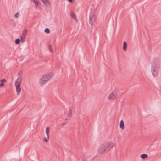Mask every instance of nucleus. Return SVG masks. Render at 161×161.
Here are the masks:
<instances>
[{"label":"nucleus","mask_w":161,"mask_h":161,"mask_svg":"<svg viewBox=\"0 0 161 161\" xmlns=\"http://www.w3.org/2000/svg\"><path fill=\"white\" fill-rule=\"evenodd\" d=\"M71 16L76 21H77L76 16L74 13L73 12L71 13Z\"/></svg>","instance_id":"obj_16"},{"label":"nucleus","mask_w":161,"mask_h":161,"mask_svg":"<svg viewBox=\"0 0 161 161\" xmlns=\"http://www.w3.org/2000/svg\"><path fill=\"white\" fill-rule=\"evenodd\" d=\"M160 64V60L157 58L154 59L152 60L151 62V72L154 77L158 76Z\"/></svg>","instance_id":"obj_2"},{"label":"nucleus","mask_w":161,"mask_h":161,"mask_svg":"<svg viewBox=\"0 0 161 161\" xmlns=\"http://www.w3.org/2000/svg\"><path fill=\"white\" fill-rule=\"evenodd\" d=\"M19 13L17 12L14 15V17L15 18H18L19 16Z\"/></svg>","instance_id":"obj_23"},{"label":"nucleus","mask_w":161,"mask_h":161,"mask_svg":"<svg viewBox=\"0 0 161 161\" xmlns=\"http://www.w3.org/2000/svg\"><path fill=\"white\" fill-rule=\"evenodd\" d=\"M148 156V155L147 154H143L141 155L140 157L141 158L143 159H145Z\"/></svg>","instance_id":"obj_18"},{"label":"nucleus","mask_w":161,"mask_h":161,"mask_svg":"<svg viewBox=\"0 0 161 161\" xmlns=\"http://www.w3.org/2000/svg\"><path fill=\"white\" fill-rule=\"evenodd\" d=\"M96 19V16L94 14H91L90 16V23L92 25L95 23Z\"/></svg>","instance_id":"obj_8"},{"label":"nucleus","mask_w":161,"mask_h":161,"mask_svg":"<svg viewBox=\"0 0 161 161\" xmlns=\"http://www.w3.org/2000/svg\"><path fill=\"white\" fill-rule=\"evenodd\" d=\"M127 45V43L126 42H124L123 43V49L124 51H125L126 50Z\"/></svg>","instance_id":"obj_17"},{"label":"nucleus","mask_w":161,"mask_h":161,"mask_svg":"<svg viewBox=\"0 0 161 161\" xmlns=\"http://www.w3.org/2000/svg\"><path fill=\"white\" fill-rule=\"evenodd\" d=\"M45 133L47 135V137H44L43 140L45 142H47L49 139V133H50V128L49 127H47L45 130Z\"/></svg>","instance_id":"obj_6"},{"label":"nucleus","mask_w":161,"mask_h":161,"mask_svg":"<svg viewBox=\"0 0 161 161\" xmlns=\"http://www.w3.org/2000/svg\"><path fill=\"white\" fill-rule=\"evenodd\" d=\"M47 81L42 76L39 80V83L41 85H43L46 83Z\"/></svg>","instance_id":"obj_9"},{"label":"nucleus","mask_w":161,"mask_h":161,"mask_svg":"<svg viewBox=\"0 0 161 161\" xmlns=\"http://www.w3.org/2000/svg\"><path fill=\"white\" fill-rule=\"evenodd\" d=\"M118 91L114 90L108 95L107 98L108 100L114 101L116 100L117 97Z\"/></svg>","instance_id":"obj_4"},{"label":"nucleus","mask_w":161,"mask_h":161,"mask_svg":"<svg viewBox=\"0 0 161 161\" xmlns=\"http://www.w3.org/2000/svg\"><path fill=\"white\" fill-rule=\"evenodd\" d=\"M83 161H92L93 160L92 156L90 153H85L83 155Z\"/></svg>","instance_id":"obj_5"},{"label":"nucleus","mask_w":161,"mask_h":161,"mask_svg":"<svg viewBox=\"0 0 161 161\" xmlns=\"http://www.w3.org/2000/svg\"><path fill=\"white\" fill-rule=\"evenodd\" d=\"M20 41V40L19 39H17L15 40V43L16 44H18L19 43Z\"/></svg>","instance_id":"obj_22"},{"label":"nucleus","mask_w":161,"mask_h":161,"mask_svg":"<svg viewBox=\"0 0 161 161\" xmlns=\"http://www.w3.org/2000/svg\"><path fill=\"white\" fill-rule=\"evenodd\" d=\"M45 32L47 33V34H49L50 33V31L49 29L48 28H46L45 30L44 31Z\"/></svg>","instance_id":"obj_21"},{"label":"nucleus","mask_w":161,"mask_h":161,"mask_svg":"<svg viewBox=\"0 0 161 161\" xmlns=\"http://www.w3.org/2000/svg\"><path fill=\"white\" fill-rule=\"evenodd\" d=\"M49 51L51 52H53V50L52 49L51 47V46H49Z\"/></svg>","instance_id":"obj_24"},{"label":"nucleus","mask_w":161,"mask_h":161,"mask_svg":"<svg viewBox=\"0 0 161 161\" xmlns=\"http://www.w3.org/2000/svg\"><path fill=\"white\" fill-rule=\"evenodd\" d=\"M18 77L15 81V86L16 87L17 93L19 95L20 94L21 91L20 85L22 80V77L21 75L19 74V73L18 74Z\"/></svg>","instance_id":"obj_3"},{"label":"nucleus","mask_w":161,"mask_h":161,"mask_svg":"<svg viewBox=\"0 0 161 161\" xmlns=\"http://www.w3.org/2000/svg\"><path fill=\"white\" fill-rule=\"evenodd\" d=\"M119 127L120 128L122 129H124L125 128L124 121L123 120H121L120 121Z\"/></svg>","instance_id":"obj_13"},{"label":"nucleus","mask_w":161,"mask_h":161,"mask_svg":"<svg viewBox=\"0 0 161 161\" xmlns=\"http://www.w3.org/2000/svg\"><path fill=\"white\" fill-rule=\"evenodd\" d=\"M44 5H50V3L48 0H42Z\"/></svg>","instance_id":"obj_15"},{"label":"nucleus","mask_w":161,"mask_h":161,"mask_svg":"<svg viewBox=\"0 0 161 161\" xmlns=\"http://www.w3.org/2000/svg\"><path fill=\"white\" fill-rule=\"evenodd\" d=\"M115 145V143L112 141L102 142L100 145L97 152L99 154H104L108 152Z\"/></svg>","instance_id":"obj_1"},{"label":"nucleus","mask_w":161,"mask_h":161,"mask_svg":"<svg viewBox=\"0 0 161 161\" xmlns=\"http://www.w3.org/2000/svg\"><path fill=\"white\" fill-rule=\"evenodd\" d=\"M32 2H33L36 7H38V6L40 4V3L39 1L36 0H31Z\"/></svg>","instance_id":"obj_11"},{"label":"nucleus","mask_w":161,"mask_h":161,"mask_svg":"<svg viewBox=\"0 0 161 161\" xmlns=\"http://www.w3.org/2000/svg\"><path fill=\"white\" fill-rule=\"evenodd\" d=\"M53 73H50L45 74L42 76L47 82L53 76Z\"/></svg>","instance_id":"obj_7"},{"label":"nucleus","mask_w":161,"mask_h":161,"mask_svg":"<svg viewBox=\"0 0 161 161\" xmlns=\"http://www.w3.org/2000/svg\"><path fill=\"white\" fill-rule=\"evenodd\" d=\"M6 81V80L4 79H3L0 80V82H1V83L0 84V87H3L4 86V83Z\"/></svg>","instance_id":"obj_14"},{"label":"nucleus","mask_w":161,"mask_h":161,"mask_svg":"<svg viewBox=\"0 0 161 161\" xmlns=\"http://www.w3.org/2000/svg\"><path fill=\"white\" fill-rule=\"evenodd\" d=\"M21 40L22 42H24L25 41V37H24L22 36H20Z\"/></svg>","instance_id":"obj_19"},{"label":"nucleus","mask_w":161,"mask_h":161,"mask_svg":"<svg viewBox=\"0 0 161 161\" xmlns=\"http://www.w3.org/2000/svg\"><path fill=\"white\" fill-rule=\"evenodd\" d=\"M27 29H24L22 32V36H21L26 37V36L27 35Z\"/></svg>","instance_id":"obj_12"},{"label":"nucleus","mask_w":161,"mask_h":161,"mask_svg":"<svg viewBox=\"0 0 161 161\" xmlns=\"http://www.w3.org/2000/svg\"><path fill=\"white\" fill-rule=\"evenodd\" d=\"M68 1L70 3H72L73 2V0H68Z\"/></svg>","instance_id":"obj_25"},{"label":"nucleus","mask_w":161,"mask_h":161,"mask_svg":"<svg viewBox=\"0 0 161 161\" xmlns=\"http://www.w3.org/2000/svg\"><path fill=\"white\" fill-rule=\"evenodd\" d=\"M72 114V109L70 108H69V114L68 115L67 118L65 120H66L67 121V120H69L71 118V114Z\"/></svg>","instance_id":"obj_10"},{"label":"nucleus","mask_w":161,"mask_h":161,"mask_svg":"<svg viewBox=\"0 0 161 161\" xmlns=\"http://www.w3.org/2000/svg\"><path fill=\"white\" fill-rule=\"evenodd\" d=\"M67 121L66 120H65L64 121L63 123L61 124V125L62 126H64L67 123Z\"/></svg>","instance_id":"obj_20"}]
</instances>
